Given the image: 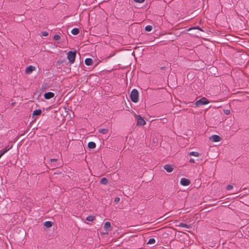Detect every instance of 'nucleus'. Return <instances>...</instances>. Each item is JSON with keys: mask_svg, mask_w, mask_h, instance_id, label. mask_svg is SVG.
<instances>
[{"mask_svg": "<svg viewBox=\"0 0 249 249\" xmlns=\"http://www.w3.org/2000/svg\"><path fill=\"white\" fill-rule=\"evenodd\" d=\"M221 138L217 135H213L210 137V140L213 142H218L221 140Z\"/></svg>", "mask_w": 249, "mask_h": 249, "instance_id": "5", "label": "nucleus"}, {"mask_svg": "<svg viewBox=\"0 0 249 249\" xmlns=\"http://www.w3.org/2000/svg\"><path fill=\"white\" fill-rule=\"evenodd\" d=\"M76 51L74 50V51H69L67 53V58L71 64H73L75 59L76 57Z\"/></svg>", "mask_w": 249, "mask_h": 249, "instance_id": "2", "label": "nucleus"}, {"mask_svg": "<svg viewBox=\"0 0 249 249\" xmlns=\"http://www.w3.org/2000/svg\"><path fill=\"white\" fill-rule=\"evenodd\" d=\"M164 169L168 173H171L173 170V167L169 164H166L164 166Z\"/></svg>", "mask_w": 249, "mask_h": 249, "instance_id": "10", "label": "nucleus"}, {"mask_svg": "<svg viewBox=\"0 0 249 249\" xmlns=\"http://www.w3.org/2000/svg\"><path fill=\"white\" fill-rule=\"evenodd\" d=\"M180 184L183 186H188L190 183V181L187 178H182L180 182Z\"/></svg>", "mask_w": 249, "mask_h": 249, "instance_id": "6", "label": "nucleus"}, {"mask_svg": "<svg viewBox=\"0 0 249 249\" xmlns=\"http://www.w3.org/2000/svg\"><path fill=\"white\" fill-rule=\"evenodd\" d=\"M196 29H197L200 31H202L199 27H197V28H196Z\"/></svg>", "mask_w": 249, "mask_h": 249, "instance_id": "32", "label": "nucleus"}, {"mask_svg": "<svg viewBox=\"0 0 249 249\" xmlns=\"http://www.w3.org/2000/svg\"><path fill=\"white\" fill-rule=\"evenodd\" d=\"M189 162L190 163H194L195 162V160L194 159L191 158V159H190Z\"/></svg>", "mask_w": 249, "mask_h": 249, "instance_id": "31", "label": "nucleus"}, {"mask_svg": "<svg viewBox=\"0 0 249 249\" xmlns=\"http://www.w3.org/2000/svg\"><path fill=\"white\" fill-rule=\"evenodd\" d=\"M232 188H233V187H232V185H227V189L228 190H231V189H232Z\"/></svg>", "mask_w": 249, "mask_h": 249, "instance_id": "28", "label": "nucleus"}, {"mask_svg": "<svg viewBox=\"0 0 249 249\" xmlns=\"http://www.w3.org/2000/svg\"><path fill=\"white\" fill-rule=\"evenodd\" d=\"M120 200V198L119 197H116L114 199V202L116 203H118Z\"/></svg>", "mask_w": 249, "mask_h": 249, "instance_id": "27", "label": "nucleus"}, {"mask_svg": "<svg viewBox=\"0 0 249 249\" xmlns=\"http://www.w3.org/2000/svg\"><path fill=\"white\" fill-rule=\"evenodd\" d=\"M71 33L73 35H77L79 33V29L77 28H75L72 29Z\"/></svg>", "mask_w": 249, "mask_h": 249, "instance_id": "17", "label": "nucleus"}, {"mask_svg": "<svg viewBox=\"0 0 249 249\" xmlns=\"http://www.w3.org/2000/svg\"><path fill=\"white\" fill-rule=\"evenodd\" d=\"M54 96V94L52 92H48L44 94V97L46 99H50Z\"/></svg>", "mask_w": 249, "mask_h": 249, "instance_id": "8", "label": "nucleus"}, {"mask_svg": "<svg viewBox=\"0 0 249 249\" xmlns=\"http://www.w3.org/2000/svg\"><path fill=\"white\" fill-rule=\"evenodd\" d=\"M50 160H51V162H56V161L57 159H51Z\"/></svg>", "mask_w": 249, "mask_h": 249, "instance_id": "30", "label": "nucleus"}, {"mask_svg": "<svg viewBox=\"0 0 249 249\" xmlns=\"http://www.w3.org/2000/svg\"><path fill=\"white\" fill-rule=\"evenodd\" d=\"M135 117L137 119V125H143L146 124L145 120L141 116L139 115H136Z\"/></svg>", "mask_w": 249, "mask_h": 249, "instance_id": "4", "label": "nucleus"}, {"mask_svg": "<svg viewBox=\"0 0 249 249\" xmlns=\"http://www.w3.org/2000/svg\"><path fill=\"white\" fill-rule=\"evenodd\" d=\"M209 103V100L205 97H203L197 100L195 105L196 107H199L202 105H205Z\"/></svg>", "mask_w": 249, "mask_h": 249, "instance_id": "3", "label": "nucleus"}, {"mask_svg": "<svg viewBox=\"0 0 249 249\" xmlns=\"http://www.w3.org/2000/svg\"><path fill=\"white\" fill-rule=\"evenodd\" d=\"M152 30V26L151 25H147L145 28V30L147 32H150Z\"/></svg>", "mask_w": 249, "mask_h": 249, "instance_id": "22", "label": "nucleus"}, {"mask_svg": "<svg viewBox=\"0 0 249 249\" xmlns=\"http://www.w3.org/2000/svg\"><path fill=\"white\" fill-rule=\"evenodd\" d=\"M104 229L105 230L110 231L111 230V224L109 222H106L104 225Z\"/></svg>", "mask_w": 249, "mask_h": 249, "instance_id": "11", "label": "nucleus"}, {"mask_svg": "<svg viewBox=\"0 0 249 249\" xmlns=\"http://www.w3.org/2000/svg\"><path fill=\"white\" fill-rule=\"evenodd\" d=\"M98 132L102 134H106L108 132V129L107 128H101L98 129Z\"/></svg>", "mask_w": 249, "mask_h": 249, "instance_id": "14", "label": "nucleus"}, {"mask_svg": "<svg viewBox=\"0 0 249 249\" xmlns=\"http://www.w3.org/2000/svg\"><path fill=\"white\" fill-rule=\"evenodd\" d=\"M88 146L90 149H94L96 147V143L93 142H90L88 143Z\"/></svg>", "mask_w": 249, "mask_h": 249, "instance_id": "13", "label": "nucleus"}, {"mask_svg": "<svg viewBox=\"0 0 249 249\" xmlns=\"http://www.w3.org/2000/svg\"><path fill=\"white\" fill-rule=\"evenodd\" d=\"M53 223L50 221H46L44 223V225L46 228H50L53 226Z\"/></svg>", "mask_w": 249, "mask_h": 249, "instance_id": "15", "label": "nucleus"}, {"mask_svg": "<svg viewBox=\"0 0 249 249\" xmlns=\"http://www.w3.org/2000/svg\"><path fill=\"white\" fill-rule=\"evenodd\" d=\"M130 98L134 103H137L139 101V92L136 89H133L130 93Z\"/></svg>", "mask_w": 249, "mask_h": 249, "instance_id": "1", "label": "nucleus"}, {"mask_svg": "<svg viewBox=\"0 0 249 249\" xmlns=\"http://www.w3.org/2000/svg\"><path fill=\"white\" fill-rule=\"evenodd\" d=\"M35 67L33 66H29L26 68L25 72L27 74L31 73L34 70H35Z\"/></svg>", "mask_w": 249, "mask_h": 249, "instance_id": "9", "label": "nucleus"}, {"mask_svg": "<svg viewBox=\"0 0 249 249\" xmlns=\"http://www.w3.org/2000/svg\"><path fill=\"white\" fill-rule=\"evenodd\" d=\"M85 63L87 66H90L93 63V60L90 58H86L85 60Z\"/></svg>", "mask_w": 249, "mask_h": 249, "instance_id": "12", "label": "nucleus"}, {"mask_svg": "<svg viewBox=\"0 0 249 249\" xmlns=\"http://www.w3.org/2000/svg\"><path fill=\"white\" fill-rule=\"evenodd\" d=\"M12 147V145L10 146L8 145L7 147L3 148L0 150V155L2 157L5 153L9 151Z\"/></svg>", "mask_w": 249, "mask_h": 249, "instance_id": "7", "label": "nucleus"}, {"mask_svg": "<svg viewBox=\"0 0 249 249\" xmlns=\"http://www.w3.org/2000/svg\"><path fill=\"white\" fill-rule=\"evenodd\" d=\"M53 39L54 40H58L60 39V36L59 35H55L53 36Z\"/></svg>", "mask_w": 249, "mask_h": 249, "instance_id": "24", "label": "nucleus"}, {"mask_svg": "<svg viewBox=\"0 0 249 249\" xmlns=\"http://www.w3.org/2000/svg\"><path fill=\"white\" fill-rule=\"evenodd\" d=\"M178 226L179 227L186 228L187 229H190L191 228V226L190 225H187V224H186L185 223H180Z\"/></svg>", "mask_w": 249, "mask_h": 249, "instance_id": "16", "label": "nucleus"}, {"mask_svg": "<svg viewBox=\"0 0 249 249\" xmlns=\"http://www.w3.org/2000/svg\"><path fill=\"white\" fill-rule=\"evenodd\" d=\"M108 180L107 178H101V180H100V183L102 184H104V185H106L108 183Z\"/></svg>", "mask_w": 249, "mask_h": 249, "instance_id": "18", "label": "nucleus"}, {"mask_svg": "<svg viewBox=\"0 0 249 249\" xmlns=\"http://www.w3.org/2000/svg\"><path fill=\"white\" fill-rule=\"evenodd\" d=\"M41 113V110L40 109H36L33 111V116L39 115Z\"/></svg>", "mask_w": 249, "mask_h": 249, "instance_id": "19", "label": "nucleus"}, {"mask_svg": "<svg viewBox=\"0 0 249 249\" xmlns=\"http://www.w3.org/2000/svg\"><path fill=\"white\" fill-rule=\"evenodd\" d=\"M224 112L226 115H229L231 113V111L229 109H225L224 110Z\"/></svg>", "mask_w": 249, "mask_h": 249, "instance_id": "26", "label": "nucleus"}, {"mask_svg": "<svg viewBox=\"0 0 249 249\" xmlns=\"http://www.w3.org/2000/svg\"><path fill=\"white\" fill-rule=\"evenodd\" d=\"M95 216L93 215H89L86 217V220L89 221H92L94 220Z\"/></svg>", "mask_w": 249, "mask_h": 249, "instance_id": "20", "label": "nucleus"}, {"mask_svg": "<svg viewBox=\"0 0 249 249\" xmlns=\"http://www.w3.org/2000/svg\"><path fill=\"white\" fill-rule=\"evenodd\" d=\"M189 155L190 156H195V157H198V156H199V154L198 152H197L192 151V152H190L189 153Z\"/></svg>", "mask_w": 249, "mask_h": 249, "instance_id": "21", "label": "nucleus"}, {"mask_svg": "<svg viewBox=\"0 0 249 249\" xmlns=\"http://www.w3.org/2000/svg\"><path fill=\"white\" fill-rule=\"evenodd\" d=\"M156 242V240L154 238H150L148 242V244H153L154 243H155Z\"/></svg>", "mask_w": 249, "mask_h": 249, "instance_id": "23", "label": "nucleus"}, {"mask_svg": "<svg viewBox=\"0 0 249 249\" xmlns=\"http://www.w3.org/2000/svg\"><path fill=\"white\" fill-rule=\"evenodd\" d=\"M136 2L138 3H142L145 0H134Z\"/></svg>", "mask_w": 249, "mask_h": 249, "instance_id": "29", "label": "nucleus"}, {"mask_svg": "<svg viewBox=\"0 0 249 249\" xmlns=\"http://www.w3.org/2000/svg\"><path fill=\"white\" fill-rule=\"evenodd\" d=\"M41 35L43 36H48V33L47 32L43 31L41 32Z\"/></svg>", "mask_w": 249, "mask_h": 249, "instance_id": "25", "label": "nucleus"}, {"mask_svg": "<svg viewBox=\"0 0 249 249\" xmlns=\"http://www.w3.org/2000/svg\"><path fill=\"white\" fill-rule=\"evenodd\" d=\"M1 157V156L0 155V158Z\"/></svg>", "mask_w": 249, "mask_h": 249, "instance_id": "33", "label": "nucleus"}]
</instances>
